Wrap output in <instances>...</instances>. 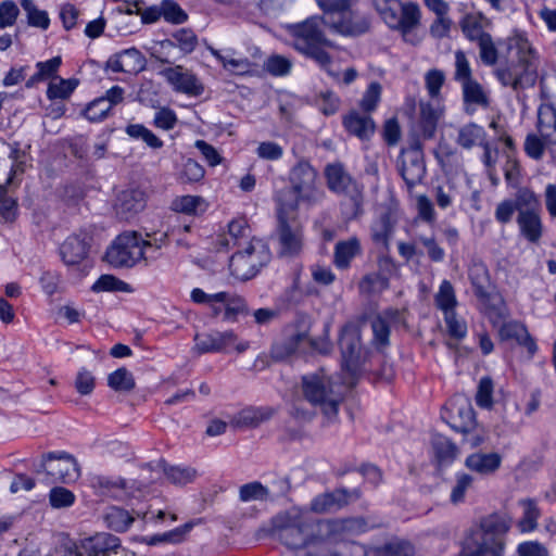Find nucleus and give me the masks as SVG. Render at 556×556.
<instances>
[{"mask_svg":"<svg viewBox=\"0 0 556 556\" xmlns=\"http://www.w3.org/2000/svg\"><path fill=\"white\" fill-rule=\"evenodd\" d=\"M415 546L404 539H393L375 548V556H415Z\"/></svg>","mask_w":556,"mask_h":556,"instance_id":"42","label":"nucleus"},{"mask_svg":"<svg viewBox=\"0 0 556 556\" xmlns=\"http://www.w3.org/2000/svg\"><path fill=\"white\" fill-rule=\"evenodd\" d=\"M502 465V456L496 453H472L466 457L465 466L481 476L493 475Z\"/></svg>","mask_w":556,"mask_h":556,"instance_id":"31","label":"nucleus"},{"mask_svg":"<svg viewBox=\"0 0 556 556\" xmlns=\"http://www.w3.org/2000/svg\"><path fill=\"white\" fill-rule=\"evenodd\" d=\"M486 132L484 128L476 123H468L458 130L456 143L466 150L484 143Z\"/></svg>","mask_w":556,"mask_h":556,"instance_id":"37","label":"nucleus"},{"mask_svg":"<svg viewBox=\"0 0 556 556\" xmlns=\"http://www.w3.org/2000/svg\"><path fill=\"white\" fill-rule=\"evenodd\" d=\"M10 153L9 159L12 161V166L10 169L9 175V182L17 177L18 175H22L26 169V162H27V153L25 150L21 149V144L17 141H14L12 143H9Z\"/></svg>","mask_w":556,"mask_h":556,"instance_id":"53","label":"nucleus"},{"mask_svg":"<svg viewBox=\"0 0 556 556\" xmlns=\"http://www.w3.org/2000/svg\"><path fill=\"white\" fill-rule=\"evenodd\" d=\"M34 471L46 473L51 482L68 483L80 476V468L74 455L65 451H53L42 455L41 460L34 466Z\"/></svg>","mask_w":556,"mask_h":556,"instance_id":"9","label":"nucleus"},{"mask_svg":"<svg viewBox=\"0 0 556 556\" xmlns=\"http://www.w3.org/2000/svg\"><path fill=\"white\" fill-rule=\"evenodd\" d=\"M517 213L541 211V202L539 197L530 188L520 187L516 191L515 199Z\"/></svg>","mask_w":556,"mask_h":556,"instance_id":"47","label":"nucleus"},{"mask_svg":"<svg viewBox=\"0 0 556 556\" xmlns=\"http://www.w3.org/2000/svg\"><path fill=\"white\" fill-rule=\"evenodd\" d=\"M125 132L132 139L142 140L152 149L163 147V141L142 124H129L126 126Z\"/></svg>","mask_w":556,"mask_h":556,"instance_id":"49","label":"nucleus"},{"mask_svg":"<svg viewBox=\"0 0 556 556\" xmlns=\"http://www.w3.org/2000/svg\"><path fill=\"white\" fill-rule=\"evenodd\" d=\"M364 517H348L339 519H319V534L325 542H339L351 535H358L372 529Z\"/></svg>","mask_w":556,"mask_h":556,"instance_id":"14","label":"nucleus"},{"mask_svg":"<svg viewBox=\"0 0 556 556\" xmlns=\"http://www.w3.org/2000/svg\"><path fill=\"white\" fill-rule=\"evenodd\" d=\"M362 244L357 237L338 241L333 251V265L340 270L351 267L352 261L362 254Z\"/></svg>","mask_w":556,"mask_h":556,"instance_id":"28","label":"nucleus"},{"mask_svg":"<svg viewBox=\"0 0 556 556\" xmlns=\"http://www.w3.org/2000/svg\"><path fill=\"white\" fill-rule=\"evenodd\" d=\"M146 65L144 55L134 47L111 55L106 62V67L114 73L138 74Z\"/></svg>","mask_w":556,"mask_h":556,"instance_id":"21","label":"nucleus"},{"mask_svg":"<svg viewBox=\"0 0 556 556\" xmlns=\"http://www.w3.org/2000/svg\"><path fill=\"white\" fill-rule=\"evenodd\" d=\"M275 414L271 407H250L242 409L238 417V424L248 427H257L260 424L270 419Z\"/></svg>","mask_w":556,"mask_h":556,"instance_id":"44","label":"nucleus"},{"mask_svg":"<svg viewBox=\"0 0 556 556\" xmlns=\"http://www.w3.org/2000/svg\"><path fill=\"white\" fill-rule=\"evenodd\" d=\"M431 447L434 460L440 468L452 465L458 455L457 445L443 434L432 435Z\"/></svg>","mask_w":556,"mask_h":556,"instance_id":"32","label":"nucleus"},{"mask_svg":"<svg viewBox=\"0 0 556 556\" xmlns=\"http://www.w3.org/2000/svg\"><path fill=\"white\" fill-rule=\"evenodd\" d=\"M157 466L162 467L166 479L176 485L191 483L197 477V470L190 466H169L164 459H161Z\"/></svg>","mask_w":556,"mask_h":556,"instance_id":"39","label":"nucleus"},{"mask_svg":"<svg viewBox=\"0 0 556 556\" xmlns=\"http://www.w3.org/2000/svg\"><path fill=\"white\" fill-rule=\"evenodd\" d=\"M214 298L216 302L224 305L223 320L225 321L235 323L239 315L249 314L247 301L238 294L222 291L214 293Z\"/></svg>","mask_w":556,"mask_h":556,"instance_id":"35","label":"nucleus"},{"mask_svg":"<svg viewBox=\"0 0 556 556\" xmlns=\"http://www.w3.org/2000/svg\"><path fill=\"white\" fill-rule=\"evenodd\" d=\"M263 68L274 77H283L290 74L292 62L287 56L271 54L264 61Z\"/></svg>","mask_w":556,"mask_h":556,"instance_id":"51","label":"nucleus"},{"mask_svg":"<svg viewBox=\"0 0 556 556\" xmlns=\"http://www.w3.org/2000/svg\"><path fill=\"white\" fill-rule=\"evenodd\" d=\"M327 188L337 195H343L342 212L348 219H356L364 213V186L345 169L341 162L325 166Z\"/></svg>","mask_w":556,"mask_h":556,"instance_id":"5","label":"nucleus"},{"mask_svg":"<svg viewBox=\"0 0 556 556\" xmlns=\"http://www.w3.org/2000/svg\"><path fill=\"white\" fill-rule=\"evenodd\" d=\"M147 204L146 193L140 189H127L119 193L116 202V213L123 219H128L141 212Z\"/></svg>","mask_w":556,"mask_h":556,"instance_id":"27","label":"nucleus"},{"mask_svg":"<svg viewBox=\"0 0 556 556\" xmlns=\"http://www.w3.org/2000/svg\"><path fill=\"white\" fill-rule=\"evenodd\" d=\"M505 543H491L472 532L466 538L459 556H503Z\"/></svg>","mask_w":556,"mask_h":556,"instance_id":"26","label":"nucleus"},{"mask_svg":"<svg viewBox=\"0 0 556 556\" xmlns=\"http://www.w3.org/2000/svg\"><path fill=\"white\" fill-rule=\"evenodd\" d=\"M374 8L392 29L402 34L406 42L416 45L419 39L414 29L420 24V9L418 4L408 2L403 4L400 0H372Z\"/></svg>","mask_w":556,"mask_h":556,"instance_id":"6","label":"nucleus"},{"mask_svg":"<svg viewBox=\"0 0 556 556\" xmlns=\"http://www.w3.org/2000/svg\"><path fill=\"white\" fill-rule=\"evenodd\" d=\"M370 327L372 330V345L378 350L382 351L390 345V323L388 318L382 314H377L370 320Z\"/></svg>","mask_w":556,"mask_h":556,"instance_id":"41","label":"nucleus"},{"mask_svg":"<svg viewBox=\"0 0 556 556\" xmlns=\"http://www.w3.org/2000/svg\"><path fill=\"white\" fill-rule=\"evenodd\" d=\"M149 244L137 231H124L108 247L104 261L114 268H131L144 258Z\"/></svg>","mask_w":556,"mask_h":556,"instance_id":"7","label":"nucleus"},{"mask_svg":"<svg viewBox=\"0 0 556 556\" xmlns=\"http://www.w3.org/2000/svg\"><path fill=\"white\" fill-rule=\"evenodd\" d=\"M84 556H112L122 548L121 539L114 534L100 532L79 540Z\"/></svg>","mask_w":556,"mask_h":556,"instance_id":"18","label":"nucleus"},{"mask_svg":"<svg viewBox=\"0 0 556 556\" xmlns=\"http://www.w3.org/2000/svg\"><path fill=\"white\" fill-rule=\"evenodd\" d=\"M463 86L464 102L468 104H476L481 108H488L490 100L484 92L482 86L477 80L466 81Z\"/></svg>","mask_w":556,"mask_h":556,"instance_id":"46","label":"nucleus"},{"mask_svg":"<svg viewBox=\"0 0 556 556\" xmlns=\"http://www.w3.org/2000/svg\"><path fill=\"white\" fill-rule=\"evenodd\" d=\"M79 80L77 78H60L59 81H51L47 89V97L49 100L62 99L65 100L77 88Z\"/></svg>","mask_w":556,"mask_h":556,"instance_id":"50","label":"nucleus"},{"mask_svg":"<svg viewBox=\"0 0 556 556\" xmlns=\"http://www.w3.org/2000/svg\"><path fill=\"white\" fill-rule=\"evenodd\" d=\"M435 306L443 312V315L455 311L457 305V299L455 294V290L453 285L444 279L440 287L439 291L434 295Z\"/></svg>","mask_w":556,"mask_h":556,"instance_id":"45","label":"nucleus"},{"mask_svg":"<svg viewBox=\"0 0 556 556\" xmlns=\"http://www.w3.org/2000/svg\"><path fill=\"white\" fill-rule=\"evenodd\" d=\"M268 496V489L258 481L245 483L239 489V498L241 502L265 501Z\"/></svg>","mask_w":556,"mask_h":556,"instance_id":"58","label":"nucleus"},{"mask_svg":"<svg viewBox=\"0 0 556 556\" xmlns=\"http://www.w3.org/2000/svg\"><path fill=\"white\" fill-rule=\"evenodd\" d=\"M459 26L464 36L468 40L476 41L477 43L482 40V37L490 35L483 30L480 18L471 14L465 15L462 18Z\"/></svg>","mask_w":556,"mask_h":556,"instance_id":"52","label":"nucleus"},{"mask_svg":"<svg viewBox=\"0 0 556 556\" xmlns=\"http://www.w3.org/2000/svg\"><path fill=\"white\" fill-rule=\"evenodd\" d=\"M162 16L170 24L180 25L188 21L187 12L175 0H162Z\"/></svg>","mask_w":556,"mask_h":556,"instance_id":"54","label":"nucleus"},{"mask_svg":"<svg viewBox=\"0 0 556 556\" xmlns=\"http://www.w3.org/2000/svg\"><path fill=\"white\" fill-rule=\"evenodd\" d=\"M301 392L303 399L328 419L338 416L344 401V386L323 369L302 376Z\"/></svg>","mask_w":556,"mask_h":556,"instance_id":"2","label":"nucleus"},{"mask_svg":"<svg viewBox=\"0 0 556 556\" xmlns=\"http://www.w3.org/2000/svg\"><path fill=\"white\" fill-rule=\"evenodd\" d=\"M91 290L96 293L112 291H128L129 286L113 275H101L92 285Z\"/></svg>","mask_w":556,"mask_h":556,"instance_id":"60","label":"nucleus"},{"mask_svg":"<svg viewBox=\"0 0 556 556\" xmlns=\"http://www.w3.org/2000/svg\"><path fill=\"white\" fill-rule=\"evenodd\" d=\"M75 494L63 486H54L49 493V503L51 507L60 509L71 507L75 503Z\"/></svg>","mask_w":556,"mask_h":556,"instance_id":"63","label":"nucleus"},{"mask_svg":"<svg viewBox=\"0 0 556 556\" xmlns=\"http://www.w3.org/2000/svg\"><path fill=\"white\" fill-rule=\"evenodd\" d=\"M92 236L87 231H79L68 236L60 245L59 252L62 261L67 266L83 263L89 254Z\"/></svg>","mask_w":556,"mask_h":556,"instance_id":"16","label":"nucleus"},{"mask_svg":"<svg viewBox=\"0 0 556 556\" xmlns=\"http://www.w3.org/2000/svg\"><path fill=\"white\" fill-rule=\"evenodd\" d=\"M395 222L390 212H384L372 222L370 226V236L376 244H381L389 250L390 239L394 232Z\"/></svg>","mask_w":556,"mask_h":556,"instance_id":"36","label":"nucleus"},{"mask_svg":"<svg viewBox=\"0 0 556 556\" xmlns=\"http://www.w3.org/2000/svg\"><path fill=\"white\" fill-rule=\"evenodd\" d=\"M270 251L262 240H253L243 251L236 252L229 261L231 274L240 280L255 277L270 261Z\"/></svg>","mask_w":556,"mask_h":556,"instance_id":"8","label":"nucleus"},{"mask_svg":"<svg viewBox=\"0 0 556 556\" xmlns=\"http://www.w3.org/2000/svg\"><path fill=\"white\" fill-rule=\"evenodd\" d=\"M342 124L349 134L361 140H368L375 131L374 119L369 115L359 114L357 111H352L345 115Z\"/></svg>","mask_w":556,"mask_h":556,"instance_id":"33","label":"nucleus"},{"mask_svg":"<svg viewBox=\"0 0 556 556\" xmlns=\"http://www.w3.org/2000/svg\"><path fill=\"white\" fill-rule=\"evenodd\" d=\"M516 223L520 235L531 243H538L543 236L541 211L520 212Z\"/></svg>","mask_w":556,"mask_h":556,"instance_id":"30","label":"nucleus"},{"mask_svg":"<svg viewBox=\"0 0 556 556\" xmlns=\"http://www.w3.org/2000/svg\"><path fill=\"white\" fill-rule=\"evenodd\" d=\"M319 519L296 511H286L273 518L275 535L288 548L324 543L319 534Z\"/></svg>","mask_w":556,"mask_h":556,"instance_id":"4","label":"nucleus"},{"mask_svg":"<svg viewBox=\"0 0 556 556\" xmlns=\"http://www.w3.org/2000/svg\"><path fill=\"white\" fill-rule=\"evenodd\" d=\"M104 521L108 528L122 533L129 529L135 521V518L128 510L118 506H111L105 511Z\"/></svg>","mask_w":556,"mask_h":556,"instance_id":"40","label":"nucleus"},{"mask_svg":"<svg viewBox=\"0 0 556 556\" xmlns=\"http://www.w3.org/2000/svg\"><path fill=\"white\" fill-rule=\"evenodd\" d=\"M306 338L305 331H296L293 327H287L285 329V338L276 342L271 348L273 357L282 361L291 356Z\"/></svg>","mask_w":556,"mask_h":556,"instance_id":"34","label":"nucleus"},{"mask_svg":"<svg viewBox=\"0 0 556 556\" xmlns=\"http://www.w3.org/2000/svg\"><path fill=\"white\" fill-rule=\"evenodd\" d=\"M355 5L350 4L344 10H332L329 15H314L303 22L287 25V31L293 39V49L332 75L329 68L332 56L327 49L334 48L336 45L327 38L321 25L343 37H361L367 34L371 27L370 16L354 9Z\"/></svg>","mask_w":556,"mask_h":556,"instance_id":"1","label":"nucleus"},{"mask_svg":"<svg viewBox=\"0 0 556 556\" xmlns=\"http://www.w3.org/2000/svg\"><path fill=\"white\" fill-rule=\"evenodd\" d=\"M397 167L408 189H413L420 184L427 172L424 157L402 155L399 160Z\"/></svg>","mask_w":556,"mask_h":556,"instance_id":"29","label":"nucleus"},{"mask_svg":"<svg viewBox=\"0 0 556 556\" xmlns=\"http://www.w3.org/2000/svg\"><path fill=\"white\" fill-rule=\"evenodd\" d=\"M547 142L535 134H528L525 140L523 149L526 154L532 160L539 161L543 157L545 147H549Z\"/></svg>","mask_w":556,"mask_h":556,"instance_id":"64","label":"nucleus"},{"mask_svg":"<svg viewBox=\"0 0 556 556\" xmlns=\"http://www.w3.org/2000/svg\"><path fill=\"white\" fill-rule=\"evenodd\" d=\"M172 37L177 41V47L184 54L192 53L199 41L195 33L188 27L177 29Z\"/></svg>","mask_w":556,"mask_h":556,"instance_id":"61","label":"nucleus"},{"mask_svg":"<svg viewBox=\"0 0 556 556\" xmlns=\"http://www.w3.org/2000/svg\"><path fill=\"white\" fill-rule=\"evenodd\" d=\"M111 110V105L99 97L86 106L84 115L88 121L98 123L106 118Z\"/></svg>","mask_w":556,"mask_h":556,"instance_id":"62","label":"nucleus"},{"mask_svg":"<svg viewBox=\"0 0 556 556\" xmlns=\"http://www.w3.org/2000/svg\"><path fill=\"white\" fill-rule=\"evenodd\" d=\"M339 348L342 357V368L356 376L366 358V350L362 344L361 329L356 324H345L339 337Z\"/></svg>","mask_w":556,"mask_h":556,"instance_id":"11","label":"nucleus"},{"mask_svg":"<svg viewBox=\"0 0 556 556\" xmlns=\"http://www.w3.org/2000/svg\"><path fill=\"white\" fill-rule=\"evenodd\" d=\"M271 240L280 257L298 256L304 247V227L300 218H276Z\"/></svg>","mask_w":556,"mask_h":556,"instance_id":"10","label":"nucleus"},{"mask_svg":"<svg viewBox=\"0 0 556 556\" xmlns=\"http://www.w3.org/2000/svg\"><path fill=\"white\" fill-rule=\"evenodd\" d=\"M478 300L484 306V315L493 327L500 326L508 317L509 311L501 294L479 289Z\"/></svg>","mask_w":556,"mask_h":556,"instance_id":"25","label":"nucleus"},{"mask_svg":"<svg viewBox=\"0 0 556 556\" xmlns=\"http://www.w3.org/2000/svg\"><path fill=\"white\" fill-rule=\"evenodd\" d=\"M381 92L382 87L378 81H371L368 85L359 101V108L364 113L369 114L377 109L381 100Z\"/></svg>","mask_w":556,"mask_h":556,"instance_id":"57","label":"nucleus"},{"mask_svg":"<svg viewBox=\"0 0 556 556\" xmlns=\"http://www.w3.org/2000/svg\"><path fill=\"white\" fill-rule=\"evenodd\" d=\"M519 504L523 508V514L518 521V528L521 532H531L538 526V519L541 515L536 501L532 498L520 500Z\"/></svg>","mask_w":556,"mask_h":556,"instance_id":"43","label":"nucleus"},{"mask_svg":"<svg viewBox=\"0 0 556 556\" xmlns=\"http://www.w3.org/2000/svg\"><path fill=\"white\" fill-rule=\"evenodd\" d=\"M161 74L178 92L199 97L204 91V86L200 83L198 77L189 71H184V67L180 65L167 67L163 70Z\"/></svg>","mask_w":556,"mask_h":556,"instance_id":"19","label":"nucleus"},{"mask_svg":"<svg viewBox=\"0 0 556 556\" xmlns=\"http://www.w3.org/2000/svg\"><path fill=\"white\" fill-rule=\"evenodd\" d=\"M108 386L117 392H129L136 384L132 374L127 368L121 367L109 375Z\"/></svg>","mask_w":556,"mask_h":556,"instance_id":"48","label":"nucleus"},{"mask_svg":"<svg viewBox=\"0 0 556 556\" xmlns=\"http://www.w3.org/2000/svg\"><path fill=\"white\" fill-rule=\"evenodd\" d=\"M317 169L305 159L299 160L289 170V186L304 198V204L314 205L321 198L323 192L317 187Z\"/></svg>","mask_w":556,"mask_h":556,"instance_id":"12","label":"nucleus"},{"mask_svg":"<svg viewBox=\"0 0 556 556\" xmlns=\"http://www.w3.org/2000/svg\"><path fill=\"white\" fill-rule=\"evenodd\" d=\"M538 67L536 52L523 41L518 46L516 59L500 62L493 73L503 87L519 91L535 85Z\"/></svg>","mask_w":556,"mask_h":556,"instance_id":"3","label":"nucleus"},{"mask_svg":"<svg viewBox=\"0 0 556 556\" xmlns=\"http://www.w3.org/2000/svg\"><path fill=\"white\" fill-rule=\"evenodd\" d=\"M22 8L27 12L28 24L34 27L47 29L50 18L47 11L39 10L33 0H21Z\"/></svg>","mask_w":556,"mask_h":556,"instance_id":"55","label":"nucleus"},{"mask_svg":"<svg viewBox=\"0 0 556 556\" xmlns=\"http://www.w3.org/2000/svg\"><path fill=\"white\" fill-rule=\"evenodd\" d=\"M439 111L429 102H420L419 130L425 140L432 139L435 135Z\"/></svg>","mask_w":556,"mask_h":556,"instance_id":"38","label":"nucleus"},{"mask_svg":"<svg viewBox=\"0 0 556 556\" xmlns=\"http://www.w3.org/2000/svg\"><path fill=\"white\" fill-rule=\"evenodd\" d=\"M447 424L456 432L469 433L476 426V413L467 399H457L446 409Z\"/></svg>","mask_w":556,"mask_h":556,"instance_id":"17","label":"nucleus"},{"mask_svg":"<svg viewBox=\"0 0 556 556\" xmlns=\"http://www.w3.org/2000/svg\"><path fill=\"white\" fill-rule=\"evenodd\" d=\"M236 340L237 336L232 330L198 333L194 337L195 348L202 354L223 352L226 348L235 343Z\"/></svg>","mask_w":556,"mask_h":556,"instance_id":"24","label":"nucleus"},{"mask_svg":"<svg viewBox=\"0 0 556 556\" xmlns=\"http://www.w3.org/2000/svg\"><path fill=\"white\" fill-rule=\"evenodd\" d=\"M89 484L96 494L123 501L129 494L126 479L117 476L93 475L89 478Z\"/></svg>","mask_w":556,"mask_h":556,"instance_id":"20","label":"nucleus"},{"mask_svg":"<svg viewBox=\"0 0 556 556\" xmlns=\"http://www.w3.org/2000/svg\"><path fill=\"white\" fill-rule=\"evenodd\" d=\"M556 84V74L553 77ZM540 98L544 100L536 111V130L547 144L556 146V101L553 92L544 78L540 80Z\"/></svg>","mask_w":556,"mask_h":556,"instance_id":"13","label":"nucleus"},{"mask_svg":"<svg viewBox=\"0 0 556 556\" xmlns=\"http://www.w3.org/2000/svg\"><path fill=\"white\" fill-rule=\"evenodd\" d=\"M205 170L193 159H187L178 174V179L184 184L198 182L204 177Z\"/></svg>","mask_w":556,"mask_h":556,"instance_id":"59","label":"nucleus"},{"mask_svg":"<svg viewBox=\"0 0 556 556\" xmlns=\"http://www.w3.org/2000/svg\"><path fill=\"white\" fill-rule=\"evenodd\" d=\"M18 213L17 200L9 194L5 186L0 185V217L12 223Z\"/></svg>","mask_w":556,"mask_h":556,"instance_id":"56","label":"nucleus"},{"mask_svg":"<svg viewBox=\"0 0 556 556\" xmlns=\"http://www.w3.org/2000/svg\"><path fill=\"white\" fill-rule=\"evenodd\" d=\"M274 201L276 218H294L299 217V207L304 203V198L287 186L275 193Z\"/></svg>","mask_w":556,"mask_h":556,"instance_id":"23","label":"nucleus"},{"mask_svg":"<svg viewBox=\"0 0 556 556\" xmlns=\"http://www.w3.org/2000/svg\"><path fill=\"white\" fill-rule=\"evenodd\" d=\"M359 489L348 490L338 488L332 492H325L311 501V510L317 514L329 513L346 506L350 502L361 498Z\"/></svg>","mask_w":556,"mask_h":556,"instance_id":"15","label":"nucleus"},{"mask_svg":"<svg viewBox=\"0 0 556 556\" xmlns=\"http://www.w3.org/2000/svg\"><path fill=\"white\" fill-rule=\"evenodd\" d=\"M509 528V520L506 516L493 513L482 517L479 528L471 532L491 543H505L504 539Z\"/></svg>","mask_w":556,"mask_h":556,"instance_id":"22","label":"nucleus"}]
</instances>
